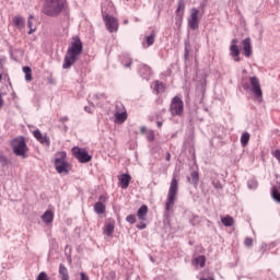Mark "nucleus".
Wrapping results in <instances>:
<instances>
[{
  "label": "nucleus",
  "mask_w": 280,
  "mask_h": 280,
  "mask_svg": "<svg viewBox=\"0 0 280 280\" xmlns=\"http://www.w3.org/2000/svg\"><path fill=\"white\" fill-rule=\"evenodd\" d=\"M250 141V133L244 132L241 137V143L243 148H246L248 145V142Z\"/></svg>",
  "instance_id": "obj_30"
},
{
  "label": "nucleus",
  "mask_w": 280,
  "mask_h": 280,
  "mask_svg": "<svg viewBox=\"0 0 280 280\" xmlns=\"http://www.w3.org/2000/svg\"><path fill=\"white\" fill-rule=\"evenodd\" d=\"M42 12L45 16L56 19L62 12H69V2L67 0H45Z\"/></svg>",
  "instance_id": "obj_2"
},
{
  "label": "nucleus",
  "mask_w": 280,
  "mask_h": 280,
  "mask_svg": "<svg viewBox=\"0 0 280 280\" xmlns=\"http://www.w3.org/2000/svg\"><path fill=\"white\" fill-rule=\"evenodd\" d=\"M148 211L149 208L147 205H142L138 211H137V215H138V220H140V222H145L147 218H148Z\"/></svg>",
  "instance_id": "obj_17"
},
{
  "label": "nucleus",
  "mask_w": 280,
  "mask_h": 280,
  "mask_svg": "<svg viewBox=\"0 0 280 280\" xmlns=\"http://www.w3.org/2000/svg\"><path fill=\"white\" fill-rule=\"evenodd\" d=\"M212 186L214 187V189H223L222 183L219 179H213L212 180Z\"/></svg>",
  "instance_id": "obj_37"
},
{
  "label": "nucleus",
  "mask_w": 280,
  "mask_h": 280,
  "mask_svg": "<svg viewBox=\"0 0 280 280\" xmlns=\"http://www.w3.org/2000/svg\"><path fill=\"white\" fill-rule=\"evenodd\" d=\"M0 108H3V97L0 94Z\"/></svg>",
  "instance_id": "obj_54"
},
{
  "label": "nucleus",
  "mask_w": 280,
  "mask_h": 280,
  "mask_svg": "<svg viewBox=\"0 0 280 280\" xmlns=\"http://www.w3.org/2000/svg\"><path fill=\"white\" fill-rule=\"evenodd\" d=\"M36 280H49V276L45 271L39 272Z\"/></svg>",
  "instance_id": "obj_39"
},
{
  "label": "nucleus",
  "mask_w": 280,
  "mask_h": 280,
  "mask_svg": "<svg viewBox=\"0 0 280 280\" xmlns=\"http://www.w3.org/2000/svg\"><path fill=\"white\" fill-rule=\"evenodd\" d=\"M258 183L257 179L252 178L247 182L248 189H257Z\"/></svg>",
  "instance_id": "obj_34"
},
{
  "label": "nucleus",
  "mask_w": 280,
  "mask_h": 280,
  "mask_svg": "<svg viewBox=\"0 0 280 280\" xmlns=\"http://www.w3.org/2000/svg\"><path fill=\"white\" fill-rule=\"evenodd\" d=\"M241 45L243 47L244 56L245 58H250L253 56V43L250 40V37H246L241 42Z\"/></svg>",
  "instance_id": "obj_13"
},
{
  "label": "nucleus",
  "mask_w": 280,
  "mask_h": 280,
  "mask_svg": "<svg viewBox=\"0 0 280 280\" xmlns=\"http://www.w3.org/2000/svg\"><path fill=\"white\" fill-rule=\"evenodd\" d=\"M3 80V74L0 73V81Z\"/></svg>",
  "instance_id": "obj_56"
},
{
  "label": "nucleus",
  "mask_w": 280,
  "mask_h": 280,
  "mask_svg": "<svg viewBox=\"0 0 280 280\" xmlns=\"http://www.w3.org/2000/svg\"><path fill=\"white\" fill-rule=\"evenodd\" d=\"M176 196H178V179L173 177L171 180V186L168 189V195L166 198L164 218L165 220H170L172 218V213H174V205H176Z\"/></svg>",
  "instance_id": "obj_3"
},
{
  "label": "nucleus",
  "mask_w": 280,
  "mask_h": 280,
  "mask_svg": "<svg viewBox=\"0 0 280 280\" xmlns=\"http://www.w3.org/2000/svg\"><path fill=\"white\" fill-rule=\"evenodd\" d=\"M126 110V107L121 103H117L115 107V113H124Z\"/></svg>",
  "instance_id": "obj_38"
},
{
  "label": "nucleus",
  "mask_w": 280,
  "mask_h": 280,
  "mask_svg": "<svg viewBox=\"0 0 280 280\" xmlns=\"http://www.w3.org/2000/svg\"><path fill=\"white\" fill-rule=\"evenodd\" d=\"M184 58L185 60H189V48H185V52H184Z\"/></svg>",
  "instance_id": "obj_45"
},
{
  "label": "nucleus",
  "mask_w": 280,
  "mask_h": 280,
  "mask_svg": "<svg viewBox=\"0 0 280 280\" xmlns=\"http://www.w3.org/2000/svg\"><path fill=\"white\" fill-rule=\"evenodd\" d=\"M11 148L15 156L27 159V152L30 151V149L27 148V142L25 141V137L21 136L11 140Z\"/></svg>",
  "instance_id": "obj_4"
},
{
  "label": "nucleus",
  "mask_w": 280,
  "mask_h": 280,
  "mask_svg": "<svg viewBox=\"0 0 280 280\" xmlns=\"http://www.w3.org/2000/svg\"><path fill=\"white\" fill-rule=\"evenodd\" d=\"M200 280H215V278H213V275H210L208 278H200Z\"/></svg>",
  "instance_id": "obj_48"
},
{
  "label": "nucleus",
  "mask_w": 280,
  "mask_h": 280,
  "mask_svg": "<svg viewBox=\"0 0 280 280\" xmlns=\"http://www.w3.org/2000/svg\"><path fill=\"white\" fill-rule=\"evenodd\" d=\"M200 14V11L196 8H192L190 10V15L188 18V27H190V30H198V27H200V19H198V15Z\"/></svg>",
  "instance_id": "obj_10"
},
{
  "label": "nucleus",
  "mask_w": 280,
  "mask_h": 280,
  "mask_svg": "<svg viewBox=\"0 0 280 280\" xmlns=\"http://www.w3.org/2000/svg\"><path fill=\"white\" fill-rule=\"evenodd\" d=\"M165 160L166 161H172V154H170V152H166Z\"/></svg>",
  "instance_id": "obj_52"
},
{
  "label": "nucleus",
  "mask_w": 280,
  "mask_h": 280,
  "mask_svg": "<svg viewBox=\"0 0 280 280\" xmlns=\"http://www.w3.org/2000/svg\"><path fill=\"white\" fill-rule=\"evenodd\" d=\"M33 136L43 145L49 147L51 144V141L49 140V137H47V135L44 136L38 129L33 131Z\"/></svg>",
  "instance_id": "obj_14"
},
{
  "label": "nucleus",
  "mask_w": 280,
  "mask_h": 280,
  "mask_svg": "<svg viewBox=\"0 0 280 280\" xmlns=\"http://www.w3.org/2000/svg\"><path fill=\"white\" fill-rule=\"evenodd\" d=\"M104 23H105L106 30L109 31L110 34H113L114 32H118L119 20H117V18L112 15H105Z\"/></svg>",
  "instance_id": "obj_11"
},
{
  "label": "nucleus",
  "mask_w": 280,
  "mask_h": 280,
  "mask_svg": "<svg viewBox=\"0 0 280 280\" xmlns=\"http://www.w3.org/2000/svg\"><path fill=\"white\" fill-rule=\"evenodd\" d=\"M126 1H130V0H126Z\"/></svg>",
  "instance_id": "obj_57"
},
{
  "label": "nucleus",
  "mask_w": 280,
  "mask_h": 280,
  "mask_svg": "<svg viewBox=\"0 0 280 280\" xmlns=\"http://www.w3.org/2000/svg\"><path fill=\"white\" fill-rule=\"evenodd\" d=\"M54 165L58 174H69V170H71V167L69 165V162L67 161V152H57Z\"/></svg>",
  "instance_id": "obj_5"
},
{
  "label": "nucleus",
  "mask_w": 280,
  "mask_h": 280,
  "mask_svg": "<svg viewBox=\"0 0 280 280\" xmlns=\"http://www.w3.org/2000/svg\"><path fill=\"white\" fill-rule=\"evenodd\" d=\"M243 89H244V91H248V89H250V84L244 83Z\"/></svg>",
  "instance_id": "obj_49"
},
{
  "label": "nucleus",
  "mask_w": 280,
  "mask_h": 280,
  "mask_svg": "<svg viewBox=\"0 0 280 280\" xmlns=\"http://www.w3.org/2000/svg\"><path fill=\"white\" fill-rule=\"evenodd\" d=\"M170 112L173 117H183V113H185V103L179 96H175L172 98Z\"/></svg>",
  "instance_id": "obj_6"
},
{
  "label": "nucleus",
  "mask_w": 280,
  "mask_h": 280,
  "mask_svg": "<svg viewBox=\"0 0 280 280\" xmlns=\"http://www.w3.org/2000/svg\"><path fill=\"white\" fill-rule=\"evenodd\" d=\"M141 135H145L148 132V129L145 127L140 128Z\"/></svg>",
  "instance_id": "obj_51"
},
{
  "label": "nucleus",
  "mask_w": 280,
  "mask_h": 280,
  "mask_svg": "<svg viewBox=\"0 0 280 280\" xmlns=\"http://www.w3.org/2000/svg\"><path fill=\"white\" fill-rule=\"evenodd\" d=\"M48 82H49V84H56V82L54 81V79L51 77L48 78Z\"/></svg>",
  "instance_id": "obj_53"
},
{
  "label": "nucleus",
  "mask_w": 280,
  "mask_h": 280,
  "mask_svg": "<svg viewBox=\"0 0 280 280\" xmlns=\"http://www.w3.org/2000/svg\"><path fill=\"white\" fill-rule=\"evenodd\" d=\"M59 277L61 280H69V269L65 267V265H59Z\"/></svg>",
  "instance_id": "obj_25"
},
{
  "label": "nucleus",
  "mask_w": 280,
  "mask_h": 280,
  "mask_svg": "<svg viewBox=\"0 0 280 280\" xmlns=\"http://www.w3.org/2000/svg\"><path fill=\"white\" fill-rule=\"evenodd\" d=\"M43 222L45 224H51L54 222V211L47 210L43 215H42Z\"/></svg>",
  "instance_id": "obj_23"
},
{
  "label": "nucleus",
  "mask_w": 280,
  "mask_h": 280,
  "mask_svg": "<svg viewBox=\"0 0 280 280\" xmlns=\"http://www.w3.org/2000/svg\"><path fill=\"white\" fill-rule=\"evenodd\" d=\"M84 110H85V113H90V115L93 114V110L89 106H85Z\"/></svg>",
  "instance_id": "obj_50"
},
{
  "label": "nucleus",
  "mask_w": 280,
  "mask_h": 280,
  "mask_svg": "<svg viewBox=\"0 0 280 280\" xmlns=\"http://www.w3.org/2000/svg\"><path fill=\"white\" fill-rule=\"evenodd\" d=\"M221 222L224 226H233L235 224V220L231 215L221 218Z\"/></svg>",
  "instance_id": "obj_26"
},
{
  "label": "nucleus",
  "mask_w": 280,
  "mask_h": 280,
  "mask_svg": "<svg viewBox=\"0 0 280 280\" xmlns=\"http://www.w3.org/2000/svg\"><path fill=\"white\" fill-rule=\"evenodd\" d=\"M137 229H139L140 231H143V229H148V225L143 222H140L138 225H137Z\"/></svg>",
  "instance_id": "obj_44"
},
{
  "label": "nucleus",
  "mask_w": 280,
  "mask_h": 280,
  "mask_svg": "<svg viewBox=\"0 0 280 280\" xmlns=\"http://www.w3.org/2000/svg\"><path fill=\"white\" fill-rule=\"evenodd\" d=\"M60 124H65L66 121H69V117L63 116L59 119Z\"/></svg>",
  "instance_id": "obj_47"
},
{
  "label": "nucleus",
  "mask_w": 280,
  "mask_h": 280,
  "mask_svg": "<svg viewBox=\"0 0 280 280\" xmlns=\"http://www.w3.org/2000/svg\"><path fill=\"white\" fill-rule=\"evenodd\" d=\"M156 126H158V128H162L163 127V121H158Z\"/></svg>",
  "instance_id": "obj_55"
},
{
  "label": "nucleus",
  "mask_w": 280,
  "mask_h": 280,
  "mask_svg": "<svg viewBox=\"0 0 280 280\" xmlns=\"http://www.w3.org/2000/svg\"><path fill=\"white\" fill-rule=\"evenodd\" d=\"M121 65L125 66L126 68H130L132 66V58L124 57L121 59Z\"/></svg>",
  "instance_id": "obj_33"
},
{
  "label": "nucleus",
  "mask_w": 280,
  "mask_h": 280,
  "mask_svg": "<svg viewBox=\"0 0 280 280\" xmlns=\"http://www.w3.org/2000/svg\"><path fill=\"white\" fill-rule=\"evenodd\" d=\"M185 16V0H178L177 9L175 11V25L180 27L183 25V19Z\"/></svg>",
  "instance_id": "obj_9"
},
{
  "label": "nucleus",
  "mask_w": 280,
  "mask_h": 280,
  "mask_svg": "<svg viewBox=\"0 0 280 280\" xmlns=\"http://www.w3.org/2000/svg\"><path fill=\"white\" fill-rule=\"evenodd\" d=\"M32 21H34V15H30L27 20V27L30 28L28 34H34V32H36V28L33 27L34 23Z\"/></svg>",
  "instance_id": "obj_31"
},
{
  "label": "nucleus",
  "mask_w": 280,
  "mask_h": 280,
  "mask_svg": "<svg viewBox=\"0 0 280 280\" xmlns=\"http://www.w3.org/2000/svg\"><path fill=\"white\" fill-rule=\"evenodd\" d=\"M249 82L252 86V93H254V97L261 102L264 100V92L261 91V84L259 83V79L257 77H249Z\"/></svg>",
  "instance_id": "obj_8"
},
{
  "label": "nucleus",
  "mask_w": 280,
  "mask_h": 280,
  "mask_svg": "<svg viewBox=\"0 0 280 280\" xmlns=\"http://www.w3.org/2000/svg\"><path fill=\"white\" fill-rule=\"evenodd\" d=\"M0 164L2 167H7V165H10V160L5 155H0Z\"/></svg>",
  "instance_id": "obj_35"
},
{
  "label": "nucleus",
  "mask_w": 280,
  "mask_h": 280,
  "mask_svg": "<svg viewBox=\"0 0 280 280\" xmlns=\"http://www.w3.org/2000/svg\"><path fill=\"white\" fill-rule=\"evenodd\" d=\"M104 235H107V237H110L113 233H115V221H109L108 223L105 224L103 229Z\"/></svg>",
  "instance_id": "obj_18"
},
{
  "label": "nucleus",
  "mask_w": 280,
  "mask_h": 280,
  "mask_svg": "<svg viewBox=\"0 0 280 280\" xmlns=\"http://www.w3.org/2000/svg\"><path fill=\"white\" fill-rule=\"evenodd\" d=\"M155 136H154V130H149L147 131V140L152 143V141H154Z\"/></svg>",
  "instance_id": "obj_36"
},
{
  "label": "nucleus",
  "mask_w": 280,
  "mask_h": 280,
  "mask_svg": "<svg viewBox=\"0 0 280 280\" xmlns=\"http://www.w3.org/2000/svg\"><path fill=\"white\" fill-rule=\"evenodd\" d=\"M23 72L25 73V80L26 82H32L33 77H32V68L25 66L22 68Z\"/></svg>",
  "instance_id": "obj_29"
},
{
  "label": "nucleus",
  "mask_w": 280,
  "mask_h": 280,
  "mask_svg": "<svg viewBox=\"0 0 280 280\" xmlns=\"http://www.w3.org/2000/svg\"><path fill=\"white\" fill-rule=\"evenodd\" d=\"M188 183H191L195 187H198V183L200 182V175L197 171H192L190 173V177H187Z\"/></svg>",
  "instance_id": "obj_21"
},
{
  "label": "nucleus",
  "mask_w": 280,
  "mask_h": 280,
  "mask_svg": "<svg viewBox=\"0 0 280 280\" xmlns=\"http://www.w3.org/2000/svg\"><path fill=\"white\" fill-rule=\"evenodd\" d=\"M72 43L68 47V50L66 52L65 59H63V69H71L75 62H78V59L80 58V55L82 54L84 46L82 44V39H80L79 36L72 37Z\"/></svg>",
  "instance_id": "obj_1"
},
{
  "label": "nucleus",
  "mask_w": 280,
  "mask_h": 280,
  "mask_svg": "<svg viewBox=\"0 0 280 280\" xmlns=\"http://www.w3.org/2000/svg\"><path fill=\"white\" fill-rule=\"evenodd\" d=\"M272 154H273L275 159H277V161L280 163V150L279 149L276 150Z\"/></svg>",
  "instance_id": "obj_42"
},
{
  "label": "nucleus",
  "mask_w": 280,
  "mask_h": 280,
  "mask_svg": "<svg viewBox=\"0 0 280 280\" xmlns=\"http://www.w3.org/2000/svg\"><path fill=\"white\" fill-rule=\"evenodd\" d=\"M271 196L273 200L280 205V182L271 188Z\"/></svg>",
  "instance_id": "obj_22"
},
{
  "label": "nucleus",
  "mask_w": 280,
  "mask_h": 280,
  "mask_svg": "<svg viewBox=\"0 0 280 280\" xmlns=\"http://www.w3.org/2000/svg\"><path fill=\"white\" fill-rule=\"evenodd\" d=\"M118 180L121 189H128V187H130V180H132V176H130V174H121L118 176Z\"/></svg>",
  "instance_id": "obj_15"
},
{
  "label": "nucleus",
  "mask_w": 280,
  "mask_h": 280,
  "mask_svg": "<svg viewBox=\"0 0 280 280\" xmlns=\"http://www.w3.org/2000/svg\"><path fill=\"white\" fill-rule=\"evenodd\" d=\"M71 152L79 163H91V161H93V156L89 154V151H86L84 148L74 147L72 148Z\"/></svg>",
  "instance_id": "obj_7"
},
{
  "label": "nucleus",
  "mask_w": 280,
  "mask_h": 280,
  "mask_svg": "<svg viewBox=\"0 0 280 280\" xmlns=\"http://www.w3.org/2000/svg\"><path fill=\"white\" fill-rule=\"evenodd\" d=\"M154 91L159 93H165V83L160 81H154Z\"/></svg>",
  "instance_id": "obj_28"
},
{
  "label": "nucleus",
  "mask_w": 280,
  "mask_h": 280,
  "mask_svg": "<svg viewBox=\"0 0 280 280\" xmlns=\"http://www.w3.org/2000/svg\"><path fill=\"white\" fill-rule=\"evenodd\" d=\"M245 246H247L248 248H250V246H253V238L252 237H246L244 241Z\"/></svg>",
  "instance_id": "obj_41"
},
{
  "label": "nucleus",
  "mask_w": 280,
  "mask_h": 280,
  "mask_svg": "<svg viewBox=\"0 0 280 280\" xmlns=\"http://www.w3.org/2000/svg\"><path fill=\"white\" fill-rule=\"evenodd\" d=\"M98 202H102L103 205H104V202H106V200H108V197H106V195H101L100 197H98Z\"/></svg>",
  "instance_id": "obj_43"
},
{
  "label": "nucleus",
  "mask_w": 280,
  "mask_h": 280,
  "mask_svg": "<svg viewBox=\"0 0 280 280\" xmlns=\"http://www.w3.org/2000/svg\"><path fill=\"white\" fill-rule=\"evenodd\" d=\"M128 119V112H115L114 121L115 124H124Z\"/></svg>",
  "instance_id": "obj_16"
},
{
  "label": "nucleus",
  "mask_w": 280,
  "mask_h": 280,
  "mask_svg": "<svg viewBox=\"0 0 280 280\" xmlns=\"http://www.w3.org/2000/svg\"><path fill=\"white\" fill-rule=\"evenodd\" d=\"M140 75L141 78H143V80H150V75H152V69L150 68V66L143 65L140 68Z\"/></svg>",
  "instance_id": "obj_19"
},
{
  "label": "nucleus",
  "mask_w": 280,
  "mask_h": 280,
  "mask_svg": "<svg viewBox=\"0 0 280 280\" xmlns=\"http://www.w3.org/2000/svg\"><path fill=\"white\" fill-rule=\"evenodd\" d=\"M145 40L147 47H152V45H154V40H156V33L152 31L151 34L145 37Z\"/></svg>",
  "instance_id": "obj_27"
},
{
  "label": "nucleus",
  "mask_w": 280,
  "mask_h": 280,
  "mask_svg": "<svg viewBox=\"0 0 280 280\" xmlns=\"http://www.w3.org/2000/svg\"><path fill=\"white\" fill-rule=\"evenodd\" d=\"M197 266H200V268H205V264H207V258L205 256H198L195 259Z\"/></svg>",
  "instance_id": "obj_32"
},
{
  "label": "nucleus",
  "mask_w": 280,
  "mask_h": 280,
  "mask_svg": "<svg viewBox=\"0 0 280 280\" xmlns=\"http://www.w3.org/2000/svg\"><path fill=\"white\" fill-rule=\"evenodd\" d=\"M81 280H91L85 272L80 273Z\"/></svg>",
  "instance_id": "obj_46"
},
{
  "label": "nucleus",
  "mask_w": 280,
  "mask_h": 280,
  "mask_svg": "<svg viewBox=\"0 0 280 280\" xmlns=\"http://www.w3.org/2000/svg\"><path fill=\"white\" fill-rule=\"evenodd\" d=\"M126 220L129 222V224H135L137 222V217L135 214L127 215Z\"/></svg>",
  "instance_id": "obj_40"
},
{
  "label": "nucleus",
  "mask_w": 280,
  "mask_h": 280,
  "mask_svg": "<svg viewBox=\"0 0 280 280\" xmlns=\"http://www.w3.org/2000/svg\"><path fill=\"white\" fill-rule=\"evenodd\" d=\"M240 44V39L237 38H233L231 40V45H230V55L233 57L234 62H242V57H240V46H237Z\"/></svg>",
  "instance_id": "obj_12"
},
{
  "label": "nucleus",
  "mask_w": 280,
  "mask_h": 280,
  "mask_svg": "<svg viewBox=\"0 0 280 280\" xmlns=\"http://www.w3.org/2000/svg\"><path fill=\"white\" fill-rule=\"evenodd\" d=\"M13 25L18 30H23L25 27V19L21 15H16L13 18Z\"/></svg>",
  "instance_id": "obj_20"
},
{
  "label": "nucleus",
  "mask_w": 280,
  "mask_h": 280,
  "mask_svg": "<svg viewBox=\"0 0 280 280\" xmlns=\"http://www.w3.org/2000/svg\"><path fill=\"white\" fill-rule=\"evenodd\" d=\"M94 211L97 215H102L103 213H106V206L102 201H97L94 205Z\"/></svg>",
  "instance_id": "obj_24"
}]
</instances>
